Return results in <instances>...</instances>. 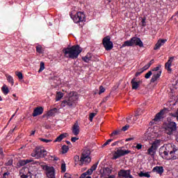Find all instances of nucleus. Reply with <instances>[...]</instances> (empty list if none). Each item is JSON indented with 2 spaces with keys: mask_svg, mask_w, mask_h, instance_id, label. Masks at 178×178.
Here are the masks:
<instances>
[{
  "mask_svg": "<svg viewBox=\"0 0 178 178\" xmlns=\"http://www.w3.org/2000/svg\"><path fill=\"white\" fill-rule=\"evenodd\" d=\"M171 149L169 152L170 156H168V158H165L167 161H175L177 159V156L175 155L177 149L172 147Z\"/></svg>",
  "mask_w": 178,
  "mask_h": 178,
  "instance_id": "f8f14e48",
  "label": "nucleus"
},
{
  "mask_svg": "<svg viewBox=\"0 0 178 178\" xmlns=\"http://www.w3.org/2000/svg\"><path fill=\"white\" fill-rule=\"evenodd\" d=\"M36 52L38 54H42V46L41 45H38L36 46Z\"/></svg>",
  "mask_w": 178,
  "mask_h": 178,
  "instance_id": "473e14b6",
  "label": "nucleus"
},
{
  "mask_svg": "<svg viewBox=\"0 0 178 178\" xmlns=\"http://www.w3.org/2000/svg\"><path fill=\"white\" fill-rule=\"evenodd\" d=\"M7 80L8 81V83H10L12 84V86H13V84H15V81H13V77L10 75H8L7 76Z\"/></svg>",
  "mask_w": 178,
  "mask_h": 178,
  "instance_id": "7c9ffc66",
  "label": "nucleus"
},
{
  "mask_svg": "<svg viewBox=\"0 0 178 178\" xmlns=\"http://www.w3.org/2000/svg\"><path fill=\"white\" fill-rule=\"evenodd\" d=\"M58 112V108H54L47 112L48 116H55V113Z\"/></svg>",
  "mask_w": 178,
  "mask_h": 178,
  "instance_id": "bb28decb",
  "label": "nucleus"
},
{
  "mask_svg": "<svg viewBox=\"0 0 178 178\" xmlns=\"http://www.w3.org/2000/svg\"><path fill=\"white\" fill-rule=\"evenodd\" d=\"M92 169L90 168V169H89V170H88L85 173H86L87 174V175H92Z\"/></svg>",
  "mask_w": 178,
  "mask_h": 178,
  "instance_id": "052dcab7",
  "label": "nucleus"
},
{
  "mask_svg": "<svg viewBox=\"0 0 178 178\" xmlns=\"http://www.w3.org/2000/svg\"><path fill=\"white\" fill-rule=\"evenodd\" d=\"M72 133L74 136H79L80 134V126L76 122L72 127Z\"/></svg>",
  "mask_w": 178,
  "mask_h": 178,
  "instance_id": "a211bd4d",
  "label": "nucleus"
},
{
  "mask_svg": "<svg viewBox=\"0 0 178 178\" xmlns=\"http://www.w3.org/2000/svg\"><path fill=\"white\" fill-rule=\"evenodd\" d=\"M47 154H48V152L44 147H36L31 155L36 159H40V158H45Z\"/></svg>",
  "mask_w": 178,
  "mask_h": 178,
  "instance_id": "423d86ee",
  "label": "nucleus"
},
{
  "mask_svg": "<svg viewBox=\"0 0 178 178\" xmlns=\"http://www.w3.org/2000/svg\"><path fill=\"white\" fill-rule=\"evenodd\" d=\"M119 144V141H115L111 144L112 147H115V145H118Z\"/></svg>",
  "mask_w": 178,
  "mask_h": 178,
  "instance_id": "338daca9",
  "label": "nucleus"
},
{
  "mask_svg": "<svg viewBox=\"0 0 178 178\" xmlns=\"http://www.w3.org/2000/svg\"><path fill=\"white\" fill-rule=\"evenodd\" d=\"M130 128V125L129 124H126L125 126H124L122 129L120 130L121 131H127V130H129V129Z\"/></svg>",
  "mask_w": 178,
  "mask_h": 178,
  "instance_id": "37998d69",
  "label": "nucleus"
},
{
  "mask_svg": "<svg viewBox=\"0 0 178 178\" xmlns=\"http://www.w3.org/2000/svg\"><path fill=\"white\" fill-rule=\"evenodd\" d=\"M135 148H136V149H141V148H143V145L141 143H138Z\"/></svg>",
  "mask_w": 178,
  "mask_h": 178,
  "instance_id": "4d7b16f0",
  "label": "nucleus"
},
{
  "mask_svg": "<svg viewBox=\"0 0 178 178\" xmlns=\"http://www.w3.org/2000/svg\"><path fill=\"white\" fill-rule=\"evenodd\" d=\"M113 141V139H108L106 143H104L102 147H106V145H109L110 143H112Z\"/></svg>",
  "mask_w": 178,
  "mask_h": 178,
  "instance_id": "09e8293b",
  "label": "nucleus"
},
{
  "mask_svg": "<svg viewBox=\"0 0 178 178\" xmlns=\"http://www.w3.org/2000/svg\"><path fill=\"white\" fill-rule=\"evenodd\" d=\"M15 74L19 80H23V74L21 72H16Z\"/></svg>",
  "mask_w": 178,
  "mask_h": 178,
  "instance_id": "e433bc0d",
  "label": "nucleus"
},
{
  "mask_svg": "<svg viewBox=\"0 0 178 178\" xmlns=\"http://www.w3.org/2000/svg\"><path fill=\"white\" fill-rule=\"evenodd\" d=\"M102 92H105V88L104 86H99V95H101Z\"/></svg>",
  "mask_w": 178,
  "mask_h": 178,
  "instance_id": "c03bdc74",
  "label": "nucleus"
},
{
  "mask_svg": "<svg viewBox=\"0 0 178 178\" xmlns=\"http://www.w3.org/2000/svg\"><path fill=\"white\" fill-rule=\"evenodd\" d=\"M152 76V71H149L145 75V79H149Z\"/></svg>",
  "mask_w": 178,
  "mask_h": 178,
  "instance_id": "a18cd8bd",
  "label": "nucleus"
},
{
  "mask_svg": "<svg viewBox=\"0 0 178 178\" xmlns=\"http://www.w3.org/2000/svg\"><path fill=\"white\" fill-rule=\"evenodd\" d=\"M90 155H91L90 149L87 147L83 148L80 158V165H83V163L88 165V163L91 162V157H90Z\"/></svg>",
  "mask_w": 178,
  "mask_h": 178,
  "instance_id": "39448f33",
  "label": "nucleus"
},
{
  "mask_svg": "<svg viewBox=\"0 0 178 178\" xmlns=\"http://www.w3.org/2000/svg\"><path fill=\"white\" fill-rule=\"evenodd\" d=\"M1 91L4 94V95H8V94H9V88H8L6 85H4L1 88Z\"/></svg>",
  "mask_w": 178,
  "mask_h": 178,
  "instance_id": "c85d7f7f",
  "label": "nucleus"
},
{
  "mask_svg": "<svg viewBox=\"0 0 178 178\" xmlns=\"http://www.w3.org/2000/svg\"><path fill=\"white\" fill-rule=\"evenodd\" d=\"M133 118V115H129L127 118V123H134V122H131V118Z\"/></svg>",
  "mask_w": 178,
  "mask_h": 178,
  "instance_id": "8fccbe9b",
  "label": "nucleus"
},
{
  "mask_svg": "<svg viewBox=\"0 0 178 178\" xmlns=\"http://www.w3.org/2000/svg\"><path fill=\"white\" fill-rule=\"evenodd\" d=\"M154 62H155V60L152 59V60L149 62V63H147V64H149V66H151L152 65H153V63H154Z\"/></svg>",
  "mask_w": 178,
  "mask_h": 178,
  "instance_id": "69168bd1",
  "label": "nucleus"
},
{
  "mask_svg": "<svg viewBox=\"0 0 178 178\" xmlns=\"http://www.w3.org/2000/svg\"><path fill=\"white\" fill-rule=\"evenodd\" d=\"M155 154H156V150H155V149H152V147H149L147 149V154L152 156V158H155Z\"/></svg>",
  "mask_w": 178,
  "mask_h": 178,
  "instance_id": "5701e85b",
  "label": "nucleus"
},
{
  "mask_svg": "<svg viewBox=\"0 0 178 178\" xmlns=\"http://www.w3.org/2000/svg\"><path fill=\"white\" fill-rule=\"evenodd\" d=\"M70 16L71 19H72L74 23H80V22H86V15H84V13L83 12H79L74 15L70 13Z\"/></svg>",
  "mask_w": 178,
  "mask_h": 178,
  "instance_id": "6e6552de",
  "label": "nucleus"
},
{
  "mask_svg": "<svg viewBox=\"0 0 178 178\" xmlns=\"http://www.w3.org/2000/svg\"><path fill=\"white\" fill-rule=\"evenodd\" d=\"M165 42H166V40H163V39L159 40L154 48V51H156V49H159V48H161V46L163 45Z\"/></svg>",
  "mask_w": 178,
  "mask_h": 178,
  "instance_id": "aec40b11",
  "label": "nucleus"
},
{
  "mask_svg": "<svg viewBox=\"0 0 178 178\" xmlns=\"http://www.w3.org/2000/svg\"><path fill=\"white\" fill-rule=\"evenodd\" d=\"M82 60L83 62H86V63H88L91 60V57H88L87 56L82 57Z\"/></svg>",
  "mask_w": 178,
  "mask_h": 178,
  "instance_id": "f704fd0d",
  "label": "nucleus"
},
{
  "mask_svg": "<svg viewBox=\"0 0 178 178\" xmlns=\"http://www.w3.org/2000/svg\"><path fill=\"white\" fill-rule=\"evenodd\" d=\"M63 178H72V175L69 173H65Z\"/></svg>",
  "mask_w": 178,
  "mask_h": 178,
  "instance_id": "bf43d9fd",
  "label": "nucleus"
},
{
  "mask_svg": "<svg viewBox=\"0 0 178 178\" xmlns=\"http://www.w3.org/2000/svg\"><path fill=\"white\" fill-rule=\"evenodd\" d=\"M44 69H45V64L43 62H41L40 67L38 70V73H41V72H42V70H44Z\"/></svg>",
  "mask_w": 178,
  "mask_h": 178,
  "instance_id": "72a5a7b5",
  "label": "nucleus"
},
{
  "mask_svg": "<svg viewBox=\"0 0 178 178\" xmlns=\"http://www.w3.org/2000/svg\"><path fill=\"white\" fill-rule=\"evenodd\" d=\"M160 143H161V141L159 140H155L152 144V147H150V148H152L153 149H155V150L158 149Z\"/></svg>",
  "mask_w": 178,
  "mask_h": 178,
  "instance_id": "a878e982",
  "label": "nucleus"
},
{
  "mask_svg": "<svg viewBox=\"0 0 178 178\" xmlns=\"http://www.w3.org/2000/svg\"><path fill=\"white\" fill-rule=\"evenodd\" d=\"M152 173H157V175L162 176L165 170L163 166H156L152 169Z\"/></svg>",
  "mask_w": 178,
  "mask_h": 178,
  "instance_id": "2eb2a0df",
  "label": "nucleus"
},
{
  "mask_svg": "<svg viewBox=\"0 0 178 178\" xmlns=\"http://www.w3.org/2000/svg\"><path fill=\"white\" fill-rule=\"evenodd\" d=\"M24 161H25V163L26 165H27V163H30L33 162V159H26Z\"/></svg>",
  "mask_w": 178,
  "mask_h": 178,
  "instance_id": "e2e57ef3",
  "label": "nucleus"
},
{
  "mask_svg": "<svg viewBox=\"0 0 178 178\" xmlns=\"http://www.w3.org/2000/svg\"><path fill=\"white\" fill-rule=\"evenodd\" d=\"M39 140H40V141H42V143H46L52 142V140L45 139V138H39Z\"/></svg>",
  "mask_w": 178,
  "mask_h": 178,
  "instance_id": "a19ab883",
  "label": "nucleus"
},
{
  "mask_svg": "<svg viewBox=\"0 0 178 178\" xmlns=\"http://www.w3.org/2000/svg\"><path fill=\"white\" fill-rule=\"evenodd\" d=\"M35 163L36 165H39L41 166V168L44 170H46V175L48 178H56L55 177V168L54 167H50L47 165H45V163L42 161H35Z\"/></svg>",
  "mask_w": 178,
  "mask_h": 178,
  "instance_id": "20e7f679",
  "label": "nucleus"
},
{
  "mask_svg": "<svg viewBox=\"0 0 178 178\" xmlns=\"http://www.w3.org/2000/svg\"><path fill=\"white\" fill-rule=\"evenodd\" d=\"M165 111H166V108L161 110L159 113L156 114L154 118L153 119L154 122H159V120L162 119V116L164 115Z\"/></svg>",
  "mask_w": 178,
  "mask_h": 178,
  "instance_id": "6ab92c4d",
  "label": "nucleus"
},
{
  "mask_svg": "<svg viewBox=\"0 0 178 178\" xmlns=\"http://www.w3.org/2000/svg\"><path fill=\"white\" fill-rule=\"evenodd\" d=\"M97 116V114L95 113H91L89 114V120L90 122H92V119Z\"/></svg>",
  "mask_w": 178,
  "mask_h": 178,
  "instance_id": "c9c22d12",
  "label": "nucleus"
},
{
  "mask_svg": "<svg viewBox=\"0 0 178 178\" xmlns=\"http://www.w3.org/2000/svg\"><path fill=\"white\" fill-rule=\"evenodd\" d=\"M169 116L165 124V132L168 136H175V134L177 132V124L173 121V119H176L178 122V108L174 113H170Z\"/></svg>",
  "mask_w": 178,
  "mask_h": 178,
  "instance_id": "f257e3e1",
  "label": "nucleus"
},
{
  "mask_svg": "<svg viewBox=\"0 0 178 178\" xmlns=\"http://www.w3.org/2000/svg\"><path fill=\"white\" fill-rule=\"evenodd\" d=\"M98 167V162L93 164L90 169L94 172V170H97V168Z\"/></svg>",
  "mask_w": 178,
  "mask_h": 178,
  "instance_id": "de8ad7c7",
  "label": "nucleus"
},
{
  "mask_svg": "<svg viewBox=\"0 0 178 178\" xmlns=\"http://www.w3.org/2000/svg\"><path fill=\"white\" fill-rule=\"evenodd\" d=\"M142 113L143 110H141V108H138L135 113V118H137V116H140Z\"/></svg>",
  "mask_w": 178,
  "mask_h": 178,
  "instance_id": "ea45409f",
  "label": "nucleus"
},
{
  "mask_svg": "<svg viewBox=\"0 0 178 178\" xmlns=\"http://www.w3.org/2000/svg\"><path fill=\"white\" fill-rule=\"evenodd\" d=\"M118 177L120 178H134L131 175V170H120L118 172Z\"/></svg>",
  "mask_w": 178,
  "mask_h": 178,
  "instance_id": "9b49d317",
  "label": "nucleus"
},
{
  "mask_svg": "<svg viewBox=\"0 0 178 178\" xmlns=\"http://www.w3.org/2000/svg\"><path fill=\"white\" fill-rule=\"evenodd\" d=\"M173 57H170L168 62L165 65V68L168 70L170 73L172 72V63L173 62Z\"/></svg>",
  "mask_w": 178,
  "mask_h": 178,
  "instance_id": "f3484780",
  "label": "nucleus"
},
{
  "mask_svg": "<svg viewBox=\"0 0 178 178\" xmlns=\"http://www.w3.org/2000/svg\"><path fill=\"white\" fill-rule=\"evenodd\" d=\"M143 73H144V70H143L142 68H141L140 70H139V72H137L135 74V77H138V76H140Z\"/></svg>",
  "mask_w": 178,
  "mask_h": 178,
  "instance_id": "49530a36",
  "label": "nucleus"
},
{
  "mask_svg": "<svg viewBox=\"0 0 178 178\" xmlns=\"http://www.w3.org/2000/svg\"><path fill=\"white\" fill-rule=\"evenodd\" d=\"M67 136V133L61 134L55 139L54 143H60V141H62L63 138H66Z\"/></svg>",
  "mask_w": 178,
  "mask_h": 178,
  "instance_id": "4be33fe9",
  "label": "nucleus"
},
{
  "mask_svg": "<svg viewBox=\"0 0 178 178\" xmlns=\"http://www.w3.org/2000/svg\"><path fill=\"white\" fill-rule=\"evenodd\" d=\"M79 99V95L77 92L72 91L67 95V97L62 101L61 106L65 108L68 106V108H75L76 107V101Z\"/></svg>",
  "mask_w": 178,
  "mask_h": 178,
  "instance_id": "7ed1b4c3",
  "label": "nucleus"
},
{
  "mask_svg": "<svg viewBox=\"0 0 178 178\" xmlns=\"http://www.w3.org/2000/svg\"><path fill=\"white\" fill-rule=\"evenodd\" d=\"M42 113H44V108H42V106H39V107H36L33 110V113L32 115L33 116V118H35L36 116L42 115Z\"/></svg>",
  "mask_w": 178,
  "mask_h": 178,
  "instance_id": "ddd939ff",
  "label": "nucleus"
},
{
  "mask_svg": "<svg viewBox=\"0 0 178 178\" xmlns=\"http://www.w3.org/2000/svg\"><path fill=\"white\" fill-rule=\"evenodd\" d=\"M86 177H87V174H86V172H83V173L81 175L80 178H86Z\"/></svg>",
  "mask_w": 178,
  "mask_h": 178,
  "instance_id": "0e129e2a",
  "label": "nucleus"
},
{
  "mask_svg": "<svg viewBox=\"0 0 178 178\" xmlns=\"http://www.w3.org/2000/svg\"><path fill=\"white\" fill-rule=\"evenodd\" d=\"M9 175H10V173H9L8 172H4L3 175V178H8V177H6V176H9Z\"/></svg>",
  "mask_w": 178,
  "mask_h": 178,
  "instance_id": "680f3d73",
  "label": "nucleus"
},
{
  "mask_svg": "<svg viewBox=\"0 0 178 178\" xmlns=\"http://www.w3.org/2000/svg\"><path fill=\"white\" fill-rule=\"evenodd\" d=\"M139 177H151V175H149V172H144L140 171L138 174Z\"/></svg>",
  "mask_w": 178,
  "mask_h": 178,
  "instance_id": "cd10ccee",
  "label": "nucleus"
},
{
  "mask_svg": "<svg viewBox=\"0 0 178 178\" xmlns=\"http://www.w3.org/2000/svg\"><path fill=\"white\" fill-rule=\"evenodd\" d=\"M77 140H79V138H77V137H72L71 138L72 143H76V141H77Z\"/></svg>",
  "mask_w": 178,
  "mask_h": 178,
  "instance_id": "13d9d810",
  "label": "nucleus"
},
{
  "mask_svg": "<svg viewBox=\"0 0 178 178\" xmlns=\"http://www.w3.org/2000/svg\"><path fill=\"white\" fill-rule=\"evenodd\" d=\"M120 130H116L113 131V133L110 135L111 137H115V136H118V134H120Z\"/></svg>",
  "mask_w": 178,
  "mask_h": 178,
  "instance_id": "58836bf2",
  "label": "nucleus"
},
{
  "mask_svg": "<svg viewBox=\"0 0 178 178\" xmlns=\"http://www.w3.org/2000/svg\"><path fill=\"white\" fill-rule=\"evenodd\" d=\"M105 172L107 173V175H111V173H112V169L109 168H106L104 169Z\"/></svg>",
  "mask_w": 178,
  "mask_h": 178,
  "instance_id": "603ef678",
  "label": "nucleus"
},
{
  "mask_svg": "<svg viewBox=\"0 0 178 178\" xmlns=\"http://www.w3.org/2000/svg\"><path fill=\"white\" fill-rule=\"evenodd\" d=\"M61 172L63 173H65V172H66V163H62L61 164Z\"/></svg>",
  "mask_w": 178,
  "mask_h": 178,
  "instance_id": "79ce46f5",
  "label": "nucleus"
},
{
  "mask_svg": "<svg viewBox=\"0 0 178 178\" xmlns=\"http://www.w3.org/2000/svg\"><path fill=\"white\" fill-rule=\"evenodd\" d=\"M132 42L133 45H136L140 47V48H143V47H144V43H143V41H141V39L139 38H132Z\"/></svg>",
  "mask_w": 178,
  "mask_h": 178,
  "instance_id": "4468645a",
  "label": "nucleus"
},
{
  "mask_svg": "<svg viewBox=\"0 0 178 178\" xmlns=\"http://www.w3.org/2000/svg\"><path fill=\"white\" fill-rule=\"evenodd\" d=\"M124 47H133V38L124 42V44L122 45V48H124Z\"/></svg>",
  "mask_w": 178,
  "mask_h": 178,
  "instance_id": "b1692460",
  "label": "nucleus"
},
{
  "mask_svg": "<svg viewBox=\"0 0 178 178\" xmlns=\"http://www.w3.org/2000/svg\"><path fill=\"white\" fill-rule=\"evenodd\" d=\"M149 67H151V66L149 64H147V65H145L142 68V70H143V72H145V70H147V69H149Z\"/></svg>",
  "mask_w": 178,
  "mask_h": 178,
  "instance_id": "6e6d98bb",
  "label": "nucleus"
},
{
  "mask_svg": "<svg viewBox=\"0 0 178 178\" xmlns=\"http://www.w3.org/2000/svg\"><path fill=\"white\" fill-rule=\"evenodd\" d=\"M162 74V70L159 71L156 74H154L151 80L150 83H155L159 77H161V75Z\"/></svg>",
  "mask_w": 178,
  "mask_h": 178,
  "instance_id": "412c9836",
  "label": "nucleus"
},
{
  "mask_svg": "<svg viewBox=\"0 0 178 178\" xmlns=\"http://www.w3.org/2000/svg\"><path fill=\"white\" fill-rule=\"evenodd\" d=\"M62 149H63V154H66V152H67L69 151V147L64 145L62 147Z\"/></svg>",
  "mask_w": 178,
  "mask_h": 178,
  "instance_id": "4c0bfd02",
  "label": "nucleus"
},
{
  "mask_svg": "<svg viewBox=\"0 0 178 178\" xmlns=\"http://www.w3.org/2000/svg\"><path fill=\"white\" fill-rule=\"evenodd\" d=\"M161 67H162V65H159L157 67L153 68L152 70V72H158L159 71V69H161Z\"/></svg>",
  "mask_w": 178,
  "mask_h": 178,
  "instance_id": "3c124183",
  "label": "nucleus"
},
{
  "mask_svg": "<svg viewBox=\"0 0 178 178\" xmlns=\"http://www.w3.org/2000/svg\"><path fill=\"white\" fill-rule=\"evenodd\" d=\"M142 83L143 81H136V77L133 78L131 81L132 90H137L138 87H140V84H141Z\"/></svg>",
  "mask_w": 178,
  "mask_h": 178,
  "instance_id": "dca6fc26",
  "label": "nucleus"
},
{
  "mask_svg": "<svg viewBox=\"0 0 178 178\" xmlns=\"http://www.w3.org/2000/svg\"><path fill=\"white\" fill-rule=\"evenodd\" d=\"M74 162H75V165H83V164H80L81 163H80V156H74Z\"/></svg>",
  "mask_w": 178,
  "mask_h": 178,
  "instance_id": "c756f323",
  "label": "nucleus"
},
{
  "mask_svg": "<svg viewBox=\"0 0 178 178\" xmlns=\"http://www.w3.org/2000/svg\"><path fill=\"white\" fill-rule=\"evenodd\" d=\"M131 151L129 149L123 150L122 149H118L117 151L114 152L113 159H119L120 156H124V155H127L130 154Z\"/></svg>",
  "mask_w": 178,
  "mask_h": 178,
  "instance_id": "9d476101",
  "label": "nucleus"
},
{
  "mask_svg": "<svg viewBox=\"0 0 178 178\" xmlns=\"http://www.w3.org/2000/svg\"><path fill=\"white\" fill-rule=\"evenodd\" d=\"M6 166H12L13 165V160L10 159L7 163H6Z\"/></svg>",
  "mask_w": 178,
  "mask_h": 178,
  "instance_id": "864d4df0",
  "label": "nucleus"
},
{
  "mask_svg": "<svg viewBox=\"0 0 178 178\" xmlns=\"http://www.w3.org/2000/svg\"><path fill=\"white\" fill-rule=\"evenodd\" d=\"M170 149H172V145H164L161 146L159 149V155L163 159H166L169 156V152H170Z\"/></svg>",
  "mask_w": 178,
  "mask_h": 178,
  "instance_id": "0eeeda50",
  "label": "nucleus"
},
{
  "mask_svg": "<svg viewBox=\"0 0 178 178\" xmlns=\"http://www.w3.org/2000/svg\"><path fill=\"white\" fill-rule=\"evenodd\" d=\"M83 52V49L79 44L63 49V54L65 58L67 59H77L79 55Z\"/></svg>",
  "mask_w": 178,
  "mask_h": 178,
  "instance_id": "f03ea898",
  "label": "nucleus"
},
{
  "mask_svg": "<svg viewBox=\"0 0 178 178\" xmlns=\"http://www.w3.org/2000/svg\"><path fill=\"white\" fill-rule=\"evenodd\" d=\"M65 96V94L62 92H56V101H60L61 99L63 98Z\"/></svg>",
  "mask_w": 178,
  "mask_h": 178,
  "instance_id": "393cba45",
  "label": "nucleus"
},
{
  "mask_svg": "<svg viewBox=\"0 0 178 178\" xmlns=\"http://www.w3.org/2000/svg\"><path fill=\"white\" fill-rule=\"evenodd\" d=\"M174 136H175L176 141L178 142V132H176Z\"/></svg>",
  "mask_w": 178,
  "mask_h": 178,
  "instance_id": "774afa93",
  "label": "nucleus"
},
{
  "mask_svg": "<svg viewBox=\"0 0 178 178\" xmlns=\"http://www.w3.org/2000/svg\"><path fill=\"white\" fill-rule=\"evenodd\" d=\"M19 166H24L25 165H26L25 160H20L19 161Z\"/></svg>",
  "mask_w": 178,
  "mask_h": 178,
  "instance_id": "5fc2aeb1",
  "label": "nucleus"
},
{
  "mask_svg": "<svg viewBox=\"0 0 178 178\" xmlns=\"http://www.w3.org/2000/svg\"><path fill=\"white\" fill-rule=\"evenodd\" d=\"M102 44L106 51H111L113 48V42L111 41V36H106L103 38Z\"/></svg>",
  "mask_w": 178,
  "mask_h": 178,
  "instance_id": "1a4fd4ad",
  "label": "nucleus"
},
{
  "mask_svg": "<svg viewBox=\"0 0 178 178\" xmlns=\"http://www.w3.org/2000/svg\"><path fill=\"white\" fill-rule=\"evenodd\" d=\"M34 175V174H33L32 172H31L30 171L28 172L27 175H21L22 178H27L29 177H31V176Z\"/></svg>",
  "mask_w": 178,
  "mask_h": 178,
  "instance_id": "2f4dec72",
  "label": "nucleus"
}]
</instances>
